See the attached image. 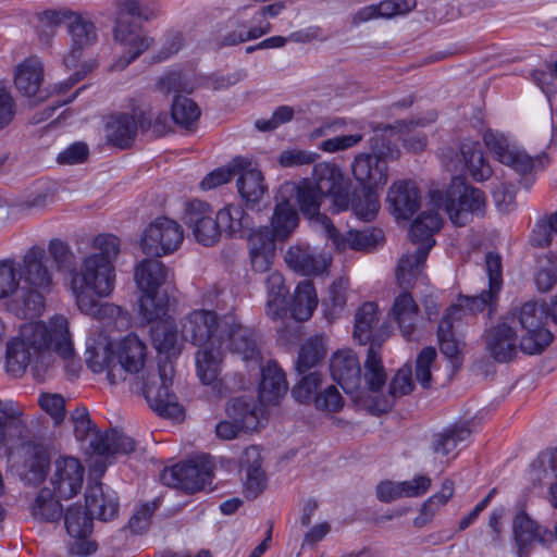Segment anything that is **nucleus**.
Wrapping results in <instances>:
<instances>
[{
  "mask_svg": "<svg viewBox=\"0 0 557 557\" xmlns=\"http://www.w3.org/2000/svg\"><path fill=\"white\" fill-rule=\"evenodd\" d=\"M546 309L535 301L523 304L517 311H512L507 320L512 324L518 322L524 332H534L537 329H546L544 323L546 319Z\"/></svg>",
  "mask_w": 557,
  "mask_h": 557,
  "instance_id": "6e6d98bb",
  "label": "nucleus"
},
{
  "mask_svg": "<svg viewBox=\"0 0 557 557\" xmlns=\"http://www.w3.org/2000/svg\"><path fill=\"white\" fill-rule=\"evenodd\" d=\"M222 318L214 311L194 310L182 320V336L193 345L201 347L223 346Z\"/></svg>",
  "mask_w": 557,
  "mask_h": 557,
  "instance_id": "4468645a",
  "label": "nucleus"
},
{
  "mask_svg": "<svg viewBox=\"0 0 557 557\" xmlns=\"http://www.w3.org/2000/svg\"><path fill=\"white\" fill-rule=\"evenodd\" d=\"M115 25L120 27L123 25H136L129 18H138L144 22H149L159 16V11L156 9H143L138 0H115L114 1Z\"/></svg>",
  "mask_w": 557,
  "mask_h": 557,
  "instance_id": "864d4df0",
  "label": "nucleus"
},
{
  "mask_svg": "<svg viewBox=\"0 0 557 557\" xmlns=\"http://www.w3.org/2000/svg\"><path fill=\"white\" fill-rule=\"evenodd\" d=\"M48 258L44 248L34 246L18 263L21 281L26 284L21 289L20 300H14L11 310L23 317L39 315L45 307V295L53 286V274L48 268Z\"/></svg>",
  "mask_w": 557,
  "mask_h": 557,
  "instance_id": "f257e3e1",
  "label": "nucleus"
},
{
  "mask_svg": "<svg viewBox=\"0 0 557 557\" xmlns=\"http://www.w3.org/2000/svg\"><path fill=\"white\" fill-rule=\"evenodd\" d=\"M268 299L265 312L272 320L282 319L287 312L286 297L288 289L284 284L283 275L277 272H271L265 280Z\"/></svg>",
  "mask_w": 557,
  "mask_h": 557,
  "instance_id": "37998d69",
  "label": "nucleus"
},
{
  "mask_svg": "<svg viewBox=\"0 0 557 557\" xmlns=\"http://www.w3.org/2000/svg\"><path fill=\"white\" fill-rule=\"evenodd\" d=\"M512 534L518 557H529L536 544L549 547L554 543L553 531L540 525L524 510L516 513Z\"/></svg>",
  "mask_w": 557,
  "mask_h": 557,
  "instance_id": "4be33fe9",
  "label": "nucleus"
},
{
  "mask_svg": "<svg viewBox=\"0 0 557 557\" xmlns=\"http://www.w3.org/2000/svg\"><path fill=\"white\" fill-rule=\"evenodd\" d=\"M92 247L98 252L87 256L81 268L86 270L88 277L95 273L115 282L113 262L120 252V239L112 234H100L94 238Z\"/></svg>",
  "mask_w": 557,
  "mask_h": 557,
  "instance_id": "5701e85b",
  "label": "nucleus"
},
{
  "mask_svg": "<svg viewBox=\"0 0 557 557\" xmlns=\"http://www.w3.org/2000/svg\"><path fill=\"white\" fill-rule=\"evenodd\" d=\"M347 282L343 278L334 281L330 287L327 297L322 300L324 317L329 321H334L343 313L347 302Z\"/></svg>",
  "mask_w": 557,
  "mask_h": 557,
  "instance_id": "338daca9",
  "label": "nucleus"
},
{
  "mask_svg": "<svg viewBox=\"0 0 557 557\" xmlns=\"http://www.w3.org/2000/svg\"><path fill=\"white\" fill-rule=\"evenodd\" d=\"M485 267L488 276V288L473 296L459 295L456 302L445 310L454 319L461 320L468 314H478L484 310H487L488 319L496 313L499 293L503 287L502 257L493 251L487 252Z\"/></svg>",
  "mask_w": 557,
  "mask_h": 557,
  "instance_id": "0eeeda50",
  "label": "nucleus"
},
{
  "mask_svg": "<svg viewBox=\"0 0 557 557\" xmlns=\"http://www.w3.org/2000/svg\"><path fill=\"white\" fill-rule=\"evenodd\" d=\"M442 227V218L435 210L423 211L412 222L409 235L419 247L405 253L398 261L396 278L399 287H413L423 273L426 258L435 245L434 234Z\"/></svg>",
  "mask_w": 557,
  "mask_h": 557,
  "instance_id": "20e7f679",
  "label": "nucleus"
},
{
  "mask_svg": "<svg viewBox=\"0 0 557 557\" xmlns=\"http://www.w3.org/2000/svg\"><path fill=\"white\" fill-rule=\"evenodd\" d=\"M151 342L159 355L178 356L181 347L175 320L168 315L151 325Z\"/></svg>",
  "mask_w": 557,
  "mask_h": 557,
  "instance_id": "58836bf2",
  "label": "nucleus"
},
{
  "mask_svg": "<svg viewBox=\"0 0 557 557\" xmlns=\"http://www.w3.org/2000/svg\"><path fill=\"white\" fill-rule=\"evenodd\" d=\"M330 373L334 383H358L361 377L358 356L350 349L337 350L331 357Z\"/></svg>",
  "mask_w": 557,
  "mask_h": 557,
  "instance_id": "ea45409f",
  "label": "nucleus"
},
{
  "mask_svg": "<svg viewBox=\"0 0 557 557\" xmlns=\"http://www.w3.org/2000/svg\"><path fill=\"white\" fill-rule=\"evenodd\" d=\"M172 386L132 385L131 393L143 396L158 417L181 422L185 419V409Z\"/></svg>",
  "mask_w": 557,
  "mask_h": 557,
  "instance_id": "aec40b11",
  "label": "nucleus"
},
{
  "mask_svg": "<svg viewBox=\"0 0 557 557\" xmlns=\"http://www.w3.org/2000/svg\"><path fill=\"white\" fill-rule=\"evenodd\" d=\"M299 222V215L295 206L289 199L277 200L272 218L271 230L278 240L287 239L296 230Z\"/></svg>",
  "mask_w": 557,
  "mask_h": 557,
  "instance_id": "de8ad7c7",
  "label": "nucleus"
},
{
  "mask_svg": "<svg viewBox=\"0 0 557 557\" xmlns=\"http://www.w3.org/2000/svg\"><path fill=\"white\" fill-rule=\"evenodd\" d=\"M351 171L360 188L352 189V211L362 221L370 222L380 209L376 189L383 187L388 180L386 160L372 153H358L351 164Z\"/></svg>",
  "mask_w": 557,
  "mask_h": 557,
  "instance_id": "7ed1b4c3",
  "label": "nucleus"
},
{
  "mask_svg": "<svg viewBox=\"0 0 557 557\" xmlns=\"http://www.w3.org/2000/svg\"><path fill=\"white\" fill-rule=\"evenodd\" d=\"M58 498L53 491L47 487L40 490L30 507L33 517L41 521H58L63 512Z\"/></svg>",
  "mask_w": 557,
  "mask_h": 557,
  "instance_id": "13d9d810",
  "label": "nucleus"
},
{
  "mask_svg": "<svg viewBox=\"0 0 557 557\" xmlns=\"http://www.w3.org/2000/svg\"><path fill=\"white\" fill-rule=\"evenodd\" d=\"M379 307L375 302H364L355 314L354 337L360 345L377 343L375 326L380 320Z\"/></svg>",
  "mask_w": 557,
  "mask_h": 557,
  "instance_id": "c03bdc74",
  "label": "nucleus"
},
{
  "mask_svg": "<svg viewBox=\"0 0 557 557\" xmlns=\"http://www.w3.org/2000/svg\"><path fill=\"white\" fill-rule=\"evenodd\" d=\"M454 319L450 313L445 312L437 326V339L441 352L454 364L458 363L461 355L462 343L454 332Z\"/></svg>",
  "mask_w": 557,
  "mask_h": 557,
  "instance_id": "3c124183",
  "label": "nucleus"
},
{
  "mask_svg": "<svg viewBox=\"0 0 557 557\" xmlns=\"http://www.w3.org/2000/svg\"><path fill=\"white\" fill-rule=\"evenodd\" d=\"M460 152L469 174L474 181L482 182L492 176L493 170L486 162L479 141H462L460 144Z\"/></svg>",
  "mask_w": 557,
  "mask_h": 557,
  "instance_id": "8fccbe9b",
  "label": "nucleus"
},
{
  "mask_svg": "<svg viewBox=\"0 0 557 557\" xmlns=\"http://www.w3.org/2000/svg\"><path fill=\"white\" fill-rule=\"evenodd\" d=\"M115 351L109 338L101 334H92L86 339L85 360L94 373L107 372L110 381V369L115 363Z\"/></svg>",
  "mask_w": 557,
  "mask_h": 557,
  "instance_id": "473e14b6",
  "label": "nucleus"
},
{
  "mask_svg": "<svg viewBox=\"0 0 557 557\" xmlns=\"http://www.w3.org/2000/svg\"><path fill=\"white\" fill-rule=\"evenodd\" d=\"M289 269L301 275H319L327 268L326 259L309 246H290L284 257Z\"/></svg>",
  "mask_w": 557,
  "mask_h": 557,
  "instance_id": "72a5a7b5",
  "label": "nucleus"
},
{
  "mask_svg": "<svg viewBox=\"0 0 557 557\" xmlns=\"http://www.w3.org/2000/svg\"><path fill=\"white\" fill-rule=\"evenodd\" d=\"M44 82V63L37 55H30L20 63L15 71L14 83L18 91L26 97H35Z\"/></svg>",
  "mask_w": 557,
  "mask_h": 557,
  "instance_id": "4c0bfd02",
  "label": "nucleus"
},
{
  "mask_svg": "<svg viewBox=\"0 0 557 557\" xmlns=\"http://www.w3.org/2000/svg\"><path fill=\"white\" fill-rule=\"evenodd\" d=\"M64 524L70 536L75 539L87 537L94 527V518L81 505L70 506L64 513Z\"/></svg>",
  "mask_w": 557,
  "mask_h": 557,
  "instance_id": "052dcab7",
  "label": "nucleus"
},
{
  "mask_svg": "<svg viewBox=\"0 0 557 557\" xmlns=\"http://www.w3.org/2000/svg\"><path fill=\"white\" fill-rule=\"evenodd\" d=\"M213 478L212 466L203 457L178 462L164 468L160 480L164 485L194 494L211 484Z\"/></svg>",
  "mask_w": 557,
  "mask_h": 557,
  "instance_id": "9b49d317",
  "label": "nucleus"
},
{
  "mask_svg": "<svg viewBox=\"0 0 557 557\" xmlns=\"http://www.w3.org/2000/svg\"><path fill=\"white\" fill-rule=\"evenodd\" d=\"M170 275V270L158 259H144L134 272L135 282L140 290L158 292Z\"/></svg>",
  "mask_w": 557,
  "mask_h": 557,
  "instance_id": "79ce46f5",
  "label": "nucleus"
},
{
  "mask_svg": "<svg viewBox=\"0 0 557 557\" xmlns=\"http://www.w3.org/2000/svg\"><path fill=\"white\" fill-rule=\"evenodd\" d=\"M383 239V231L372 227L361 231L350 230L344 236L338 232L337 242H332L337 249H346V247H349L354 250H371L376 248Z\"/></svg>",
  "mask_w": 557,
  "mask_h": 557,
  "instance_id": "09e8293b",
  "label": "nucleus"
},
{
  "mask_svg": "<svg viewBox=\"0 0 557 557\" xmlns=\"http://www.w3.org/2000/svg\"><path fill=\"white\" fill-rule=\"evenodd\" d=\"M183 239V228L176 221L159 216L145 228L140 247L144 253L160 257L177 250Z\"/></svg>",
  "mask_w": 557,
  "mask_h": 557,
  "instance_id": "2eb2a0df",
  "label": "nucleus"
},
{
  "mask_svg": "<svg viewBox=\"0 0 557 557\" xmlns=\"http://www.w3.org/2000/svg\"><path fill=\"white\" fill-rule=\"evenodd\" d=\"M326 348L322 336L308 338L299 349L295 369L302 375L324 359Z\"/></svg>",
  "mask_w": 557,
  "mask_h": 557,
  "instance_id": "4d7b16f0",
  "label": "nucleus"
},
{
  "mask_svg": "<svg viewBox=\"0 0 557 557\" xmlns=\"http://www.w3.org/2000/svg\"><path fill=\"white\" fill-rule=\"evenodd\" d=\"M270 23L260 22L259 25L248 27V22L238 15L230 17L223 25L211 34L209 45L213 50L238 46L255 40L271 32Z\"/></svg>",
  "mask_w": 557,
  "mask_h": 557,
  "instance_id": "a211bd4d",
  "label": "nucleus"
},
{
  "mask_svg": "<svg viewBox=\"0 0 557 557\" xmlns=\"http://www.w3.org/2000/svg\"><path fill=\"white\" fill-rule=\"evenodd\" d=\"M357 407L372 416H381L393 407L398 396L409 395L416 385H339Z\"/></svg>",
  "mask_w": 557,
  "mask_h": 557,
  "instance_id": "f8f14e48",
  "label": "nucleus"
},
{
  "mask_svg": "<svg viewBox=\"0 0 557 557\" xmlns=\"http://www.w3.org/2000/svg\"><path fill=\"white\" fill-rule=\"evenodd\" d=\"M289 385H258L257 394L233 398L226 412L244 432H258L268 425L272 409L280 406Z\"/></svg>",
  "mask_w": 557,
  "mask_h": 557,
  "instance_id": "39448f33",
  "label": "nucleus"
},
{
  "mask_svg": "<svg viewBox=\"0 0 557 557\" xmlns=\"http://www.w3.org/2000/svg\"><path fill=\"white\" fill-rule=\"evenodd\" d=\"M114 358L110 383L135 380L145 371L147 346L136 334L131 333L119 342Z\"/></svg>",
  "mask_w": 557,
  "mask_h": 557,
  "instance_id": "ddd939ff",
  "label": "nucleus"
},
{
  "mask_svg": "<svg viewBox=\"0 0 557 557\" xmlns=\"http://www.w3.org/2000/svg\"><path fill=\"white\" fill-rule=\"evenodd\" d=\"M405 289L394 300L392 307V315L397 323L401 335L408 339H414L418 324L421 320L419 306L408 292L410 287H401Z\"/></svg>",
  "mask_w": 557,
  "mask_h": 557,
  "instance_id": "7c9ffc66",
  "label": "nucleus"
},
{
  "mask_svg": "<svg viewBox=\"0 0 557 557\" xmlns=\"http://www.w3.org/2000/svg\"><path fill=\"white\" fill-rule=\"evenodd\" d=\"M431 486V479L418 475L410 481L393 482L382 481L376 485V498L382 503H392L401 497H419L424 495Z\"/></svg>",
  "mask_w": 557,
  "mask_h": 557,
  "instance_id": "2f4dec72",
  "label": "nucleus"
},
{
  "mask_svg": "<svg viewBox=\"0 0 557 557\" xmlns=\"http://www.w3.org/2000/svg\"><path fill=\"white\" fill-rule=\"evenodd\" d=\"M86 510L94 519L107 522L117 517L120 502L115 491L101 482L87 486L85 493Z\"/></svg>",
  "mask_w": 557,
  "mask_h": 557,
  "instance_id": "a878e982",
  "label": "nucleus"
},
{
  "mask_svg": "<svg viewBox=\"0 0 557 557\" xmlns=\"http://www.w3.org/2000/svg\"><path fill=\"white\" fill-rule=\"evenodd\" d=\"M114 288V282L110 278L91 273L87 276L86 270H79L72 278L71 289L78 309L88 315L95 312L99 302L98 298L109 296Z\"/></svg>",
  "mask_w": 557,
  "mask_h": 557,
  "instance_id": "412c9836",
  "label": "nucleus"
},
{
  "mask_svg": "<svg viewBox=\"0 0 557 557\" xmlns=\"http://www.w3.org/2000/svg\"><path fill=\"white\" fill-rule=\"evenodd\" d=\"M183 221L202 246L211 247L220 240L216 216L208 202L197 199L189 201L184 211Z\"/></svg>",
  "mask_w": 557,
  "mask_h": 557,
  "instance_id": "6ab92c4d",
  "label": "nucleus"
},
{
  "mask_svg": "<svg viewBox=\"0 0 557 557\" xmlns=\"http://www.w3.org/2000/svg\"><path fill=\"white\" fill-rule=\"evenodd\" d=\"M317 306L318 296L314 285L311 281L304 280L296 286L294 298L287 310H289L293 319L302 322L312 317Z\"/></svg>",
  "mask_w": 557,
  "mask_h": 557,
  "instance_id": "a18cd8bd",
  "label": "nucleus"
},
{
  "mask_svg": "<svg viewBox=\"0 0 557 557\" xmlns=\"http://www.w3.org/2000/svg\"><path fill=\"white\" fill-rule=\"evenodd\" d=\"M391 125L379 124L373 127L374 135L370 138V148L372 156L381 160H396L398 159L400 151L397 146L386 137V132H393Z\"/></svg>",
  "mask_w": 557,
  "mask_h": 557,
  "instance_id": "774afa93",
  "label": "nucleus"
},
{
  "mask_svg": "<svg viewBox=\"0 0 557 557\" xmlns=\"http://www.w3.org/2000/svg\"><path fill=\"white\" fill-rule=\"evenodd\" d=\"M283 191L289 194L295 191L297 203L302 214L321 225L330 239L337 242V228L326 214L320 212L321 203L325 196L320 193L310 180H304L298 185L286 184L282 189V193Z\"/></svg>",
  "mask_w": 557,
  "mask_h": 557,
  "instance_id": "f3484780",
  "label": "nucleus"
},
{
  "mask_svg": "<svg viewBox=\"0 0 557 557\" xmlns=\"http://www.w3.org/2000/svg\"><path fill=\"white\" fill-rule=\"evenodd\" d=\"M251 164L237 172V189L246 203V207L252 211L261 210V201L267 193V186L262 173L257 169H251Z\"/></svg>",
  "mask_w": 557,
  "mask_h": 557,
  "instance_id": "f704fd0d",
  "label": "nucleus"
},
{
  "mask_svg": "<svg viewBox=\"0 0 557 557\" xmlns=\"http://www.w3.org/2000/svg\"><path fill=\"white\" fill-rule=\"evenodd\" d=\"M312 184L325 197L332 198L331 211L339 213L352 209V189L348 178H346L335 163L320 162L314 164L312 171Z\"/></svg>",
  "mask_w": 557,
  "mask_h": 557,
  "instance_id": "9d476101",
  "label": "nucleus"
},
{
  "mask_svg": "<svg viewBox=\"0 0 557 557\" xmlns=\"http://www.w3.org/2000/svg\"><path fill=\"white\" fill-rule=\"evenodd\" d=\"M200 114V108L193 99L181 95L174 97L171 106V116L176 125L186 131H195Z\"/></svg>",
  "mask_w": 557,
  "mask_h": 557,
  "instance_id": "5fc2aeb1",
  "label": "nucleus"
},
{
  "mask_svg": "<svg viewBox=\"0 0 557 557\" xmlns=\"http://www.w3.org/2000/svg\"><path fill=\"white\" fill-rule=\"evenodd\" d=\"M486 346L493 358L498 362H508L516 357L519 348L517 332L507 318L490 330Z\"/></svg>",
  "mask_w": 557,
  "mask_h": 557,
  "instance_id": "c85d7f7f",
  "label": "nucleus"
},
{
  "mask_svg": "<svg viewBox=\"0 0 557 557\" xmlns=\"http://www.w3.org/2000/svg\"><path fill=\"white\" fill-rule=\"evenodd\" d=\"M224 327L223 346L225 345L233 354L239 356L248 366H260L262 355L257 343L256 333L243 326L235 314L226 313L222 317Z\"/></svg>",
  "mask_w": 557,
  "mask_h": 557,
  "instance_id": "dca6fc26",
  "label": "nucleus"
},
{
  "mask_svg": "<svg viewBox=\"0 0 557 557\" xmlns=\"http://www.w3.org/2000/svg\"><path fill=\"white\" fill-rule=\"evenodd\" d=\"M483 140L487 149L500 163L524 176L521 183L527 188L533 185L534 178L528 174L536 166V162L542 168L544 166L543 159L547 158L546 154L533 159L524 150L511 144L506 136L491 129L485 132Z\"/></svg>",
  "mask_w": 557,
  "mask_h": 557,
  "instance_id": "1a4fd4ad",
  "label": "nucleus"
},
{
  "mask_svg": "<svg viewBox=\"0 0 557 557\" xmlns=\"http://www.w3.org/2000/svg\"><path fill=\"white\" fill-rule=\"evenodd\" d=\"M114 40L123 46V54L114 63V69L124 70L150 48L153 38L138 25H121L113 28Z\"/></svg>",
  "mask_w": 557,
  "mask_h": 557,
  "instance_id": "393cba45",
  "label": "nucleus"
},
{
  "mask_svg": "<svg viewBox=\"0 0 557 557\" xmlns=\"http://www.w3.org/2000/svg\"><path fill=\"white\" fill-rule=\"evenodd\" d=\"M251 161L244 157H235L227 166H221L208 173L200 182L202 190H210L231 181L239 170L246 169Z\"/></svg>",
  "mask_w": 557,
  "mask_h": 557,
  "instance_id": "0e129e2a",
  "label": "nucleus"
},
{
  "mask_svg": "<svg viewBox=\"0 0 557 557\" xmlns=\"http://www.w3.org/2000/svg\"><path fill=\"white\" fill-rule=\"evenodd\" d=\"M25 467L33 474L34 480L44 481L50 467V455L45 445L27 443L25 445Z\"/></svg>",
  "mask_w": 557,
  "mask_h": 557,
  "instance_id": "e2e57ef3",
  "label": "nucleus"
},
{
  "mask_svg": "<svg viewBox=\"0 0 557 557\" xmlns=\"http://www.w3.org/2000/svg\"><path fill=\"white\" fill-rule=\"evenodd\" d=\"M242 469L245 472V496L255 499L265 487V473L258 447L250 446L244 450Z\"/></svg>",
  "mask_w": 557,
  "mask_h": 557,
  "instance_id": "c9c22d12",
  "label": "nucleus"
},
{
  "mask_svg": "<svg viewBox=\"0 0 557 557\" xmlns=\"http://www.w3.org/2000/svg\"><path fill=\"white\" fill-rule=\"evenodd\" d=\"M138 109L134 113L120 112L112 114L106 124V137L109 144L120 149L133 146L139 129Z\"/></svg>",
  "mask_w": 557,
  "mask_h": 557,
  "instance_id": "c756f323",
  "label": "nucleus"
},
{
  "mask_svg": "<svg viewBox=\"0 0 557 557\" xmlns=\"http://www.w3.org/2000/svg\"><path fill=\"white\" fill-rule=\"evenodd\" d=\"M431 198L436 206L444 208L451 223L459 227L470 223L473 215L484 214V193L456 177L453 178L445 194L435 190L432 191Z\"/></svg>",
  "mask_w": 557,
  "mask_h": 557,
  "instance_id": "423d86ee",
  "label": "nucleus"
},
{
  "mask_svg": "<svg viewBox=\"0 0 557 557\" xmlns=\"http://www.w3.org/2000/svg\"><path fill=\"white\" fill-rule=\"evenodd\" d=\"M54 24H65L71 36L72 47L64 55L63 63L66 67H73L81 59L84 49L94 46L98 40L97 28L92 21L70 9H60L58 13L44 15Z\"/></svg>",
  "mask_w": 557,
  "mask_h": 557,
  "instance_id": "6e6552de",
  "label": "nucleus"
},
{
  "mask_svg": "<svg viewBox=\"0 0 557 557\" xmlns=\"http://www.w3.org/2000/svg\"><path fill=\"white\" fill-rule=\"evenodd\" d=\"M51 342L48 326L44 322L25 323L20 329L18 336L7 344L5 370L12 379H20L26 368L35 360L32 367L34 376L40 379L39 364L41 358L49 357L46 348Z\"/></svg>",
  "mask_w": 557,
  "mask_h": 557,
  "instance_id": "f03ea898",
  "label": "nucleus"
},
{
  "mask_svg": "<svg viewBox=\"0 0 557 557\" xmlns=\"http://www.w3.org/2000/svg\"><path fill=\"white\" fill-rule=\"evenodd\" d=\"M470 429L466 423L453 425L441 433L434 434L432 448L435 454L447 456L453 453L457 446L469 438Z\"/></svg>",
  "mask_w": 557,
  "mask_h": 557,
  "instance_id": "bf43d9fd",
  "label": "nucleus"
},
{
  "mask_svg": "<svg viewBox=\"0 0 557 557\" xmlns=\"http://www.w3.org/2000/svg\"><path fill=\"white\" fill-rule=\"evenodd\" d=\"M139 298V315L143 322L153 324L168 317V298L159 292L141 290Z\"/></svg>",
  "mask_w": 557,
  "mask_h": 557,
  "instance_id": "680f3d73",
  "label": "nucleus"
},
{
  "mask_svg": "<svg viewBox=\"0 0 557 557\" xmlns=\"http://www.w3.org/2000/svg\"><path fill=\"white\" fill-rule=\"evenodd\" d=\"M320 386L321 385H294L292 396L299 404H313L317 410L323 412L339 411L344 405V400L336 385H327L323 391L318 389Z\"/></svg>",
  "mask_w": 557,
  "mask_h": 557,
  "instance_id": "bb28decb",
  "label": "nucleus"
},
{
  "mask_svg": "<svg viewBox=\"0 0 557 557\" xmlns=\"http://www.w3.org/2000/svg\"><path fill=\"white\" fill-rule=\"evenodd\" d=\"M85 468L74 457H59L54 461V472L50 480L53 493L59 498L69 499L77 495L83 486Z\"/></svg>",
  "mask_w": 557,
  "mask_h": 557,
  "instance_id": "b1692460",
  "label": "nucleus"
},
{
  "mask_svg": "<svg viewBox=\"0 0 557 557\" xmlns=\"http://www.w3.org/2000/svg\"><path fill=\"white\" fill-rule=\"evenodd\" d=\"M71 420L74 425V435L76 440L83 443L88 442V449L94 454L92 444L96 437L103 436V433L97 429L96 424L90 419L87 408H76L71 414Z\"/></svg>",
  "mask_w": 557,
  "mask_h": 557,
  "instance_id": "69168bd1",
  "label": "nucleus"
},
{
  "mask_svg": "<svg viewBox=\"0 0 557 557\" xmlns=\"http://www.w3.org/2000/svg\"><path fill=\"white\" fill-rule=\"evenodd\" d=\"M48 330L51 342L45 351H47L49 357L41 358V364L46 367V370L52 359V350L65 360L71 359L74 355L73 344L69 335L67 320L63 315H55L51 320V329L48 327Z\"/></svg>",
  "mask_w": 557,
  "mask_h": 557,
  "instance_id": "a19ab883",
  "label": "nucleus"
},
{
  "mask_svg": "<svg viewBox=\"0 0 557 557\" xmlns=\"http://www.w3.org/2000/svg\"><path fill=\"white\" fill-rule=\"evenodd\" d=\"M223 346L201 347L196 354L197 375L200 383H222L220 375V349Z\"/></svg>",
  "mask_w": 557,
  "mask_h": 557,
  "instance_id": "603ef678",
  "label": "nucleus"
},
{
  "mask_svg": "<svg viewBox=\"0 0 557 557\" xmlns=\"http://www.w3.org/2000/svg\"><path fill=\"white\" fill-rule=\"evenodd\" d=\"M220 237H244L255 225L252 218L238 205H227L216 213Z\"/></svg>",
  "mask_w": 557,
  "mask_h": 557,
  "instance_id": "e433bc0d",
  "label": "nucleus"
},
{
  "mask_svg": "<svg viewBox=\"0 0 557 557\" xmlns=\"http://www.w3.org/2000/svg\"><path fill=\"white\" fill-rule=\"evenodd\" d=\"M94 454L98 456L128 455L136 449V442L125 433L112 429L103 433V436L96 437Z\"/></svg>",
  "mask_w": 557,
  "mask_h": 557,
  "instance_id": "49530a36",
  "label": "nucleus"
},
{
  "mask_svg": "<svg viewBox=\"0 0 557 557\" xmlns=\"http://www.w3.org/2000/svg\"><path fill=\"white\" fill-rule=\"evenodd\" d=\"M387 201L397 219L408 220L420 209V190L411 180L398 181L389 187Z\"/></svg>",
  "mask_w": 557,
  "mask_h": 557,
  "instance_id": "cd10ccee",
  "label": "nucleus"
}]
</instances>
